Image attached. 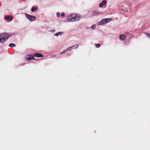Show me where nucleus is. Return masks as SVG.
I'll use <instances>...</instances> for the list:
<instances>
[{"label":"nucleus","mask_w":150,"mask_h":150,"mask_svg":"<svg viewBox=\"0 0 150 150\" xmlns=\"http://www.w3.org/2000/svg\"><path fill=\"white\" fill-rule=\"evenodd\" d=\"M81 18V16L76 14H71L67 17L69 22H74L78 21Z\"/></svg>","instance_id":"nucleus-1"},{"label":"nucleus","mask_w":150,"mask_h":150,"mask_svg":"<svg viewBox=\"0 0 150 150\" xmlns=\"http://www.w3.org/2000/svg\"><path fill=\"white\" fill-rule=\"evenodd\" d=\"M10 37L8 34L6 33H0V43H3L6 40Z\"/></svg>","instance_id":"nucleus-2"},{"label":"nucleus","mask_w":150,"mask_h":150,"mask_svg":"<svg viewBox=\"0 0 150 150\" xmlns=\"http://www.w3.org/2000/svg\"><path fill=\"white\" fill-rule=\"evenodd\" d=\"M111 20L112 19L111 18L103 19L99 23L98 25H101L103 24L106 23L111 21Z\"/></svg>","instance_id":"nucleus-3"},{"label":"nucleus","mask_w":150,"mask_h":150,"mask_svg":"<svg viewBox=\"0 0 150 150\" xmlns=\"http://www.w3.org/2000/svg\"><path fill=\"white\" fill-rule=\"evenodd\" d=\"M25 15L27 18L31 21H35L36 19V17L35 16H32L27 13H25Z\"/></svg>","instance_id":"nucleus-4"},{"label":"nucleus","mask_w":150,"mask_h":150,"mask_svg":"<svg viewBox=\"0 0 150 150\" xmlns=\"http://www.w3.org/2000/svg\"><path fill=\"white\" fill-rule=\"evenodd\" d=\"M78 47V44H75V45H73L71 47H70L68 48L65 50H66V52H67L71 50L74 49L75 48H76L77 47Z\"/></svg>","instance_id":"nucleus-5"},{"label":"nucleus","mask_w":150,"mask_h":150,"mask_svg":"<svg viewBox=\"0 0 150 150\" xmlns=\"http://www.w3.org/2000/svg\"><path fill=\"white\" fill-rule=\"evenodd\" d=\"M33 56L37 57H43V55L40 53H35L33 54Z\"/></svg>","instance_id":"nucleus-6"},{"label":"nucleus","mask_w":150,"mask_h":150,"mask_svg":"<svg viewBox=\"0 0 150 150\" xmlns=\"http://www.w3.org/2000/svg\"><path fill=\"white\" fill-rule=\"evenodd\" d=\"M27 59L29 60L35 59V58L32 55H28L27 56Z\"/></svg>","instance_id":"nucleus-7"},{"label":"nucleus","mask_w":150,"mask_h":150,"mask_svg":"<svg viewBox=\"0 0 150 150\" xmlns=\"http://www.w3.org/2000/svg\"><path fill=\"white\" fill-rule=\"evenodd\" d=\"M5 18L6 20L9 21H12L13 19L12 17L8 15H6L5 16Z\"/></svg>","instance_id":"nucleus-8"},{"label":"nucleus","mask_w":150,"mask_h":150,"mask_svg":"<svg viewBox=\"0 0 150 150\" xmlns=\"http://www.w3.org/2000/svg\"><path fill=\"white\" fill-rule=\"evenodd\" d=\"M126 38V36L125 35H121L120 36V39L121 40H124Z\"/></svg>","instance_id":"nucleus-9"},{"label":"nucleus","mask_w":150,"mask_h":150,"mask_svg":"<svg viewBox=\"0 0 150 150\" xmlns=\"http://www.w3.org/2000/svg\"><path fill=\"white\" fill-rule=\"evenodd\" d=\"M38 7H33L31 8V10L32 12H34L35 11V10H37L38 9Z\"/></svg>","instance_id":"nucleus-10"},{"label":"nucleus","mask_w":150,"mask_h":150,"mask_svg":"<svg viewBox=\"0 0 150 150\" xmlns=\"http://www.w3.org/2000/svg\"><path fill=\"white\" fill-rule=\"evenodd\" d=\"M16 45L15 44L13 43H11L9 45V47H15L16 46Z\"/></svg>","instance_id":"nucleus-11"},{"label":"nucleus","mask_w":150,"mask_h":150,"mask_svg":"<svg viewBox=\"0 0 150 150\" xmlns=\"http://www.w3.org/2000/svg\"><path fill=\"white\" fill-rule=\"evenodd\" d=\"M106 1L105 0H103L102 1V3L104 5L106 4Z\"/></svg>","instance_id":"nucleus-12"},{"label":"nucleus","mask_w":150,"mask_h":150,"mask_svg":"<svg viewBox=\"0 0 150 150\" xmlns=\"http://www.w3.org/2000/svg\"><path fill=\"white\" fill-rule=\"evenodd\" d=\"M62 33V32H58V33H56L55 34V35L56 36H58L59 35H61V33Z\"/></svg>","instance_id":"nucleus-13"},{"label":"nucleus","mask_w":150,"mask_h":150,"mask_svg":"<svg viewBox=\"0 0 150 150\" xmlns=\"http://www.w3.org/2000/svg\"><path fill=\"white\" fill-rule=\"evenodd\" d=\"M66 52V50H64L62 52H61V53H60V54H64V53H65V52Z\"/></svg>","instance_id":"nucleus-14"},{"label":"nucleus","mask_w":150,"mask_h":150,"mask_svg":"<svg viewBox=\"0 0 150 150\" xmlns=\"http://www.w3.org/2000/svg\"><path fill=\"white\" fill-rule=\"evenodd\" d=\"M103 5H103V4H102V3H100V4H99V7H103Z\"/></svg>","instance_id":"nucleus-15"},{"label":"nucleus","mask_w":150,"mask_h":150,"mask_svg":"<svg viewBox=\"0 0 150 150\" xmlns=\"http://www.w3.org/2000/svg\"><path fill=\"white\" fill-rule=\"evenodd\" d=\"M96 47L98 48L99 47H100V45L99 44H97L96 45Z\"/></svg>","instance_id":"nucleus-16"},{"label":"nucleus","mask_w":150,"mask_h":150,"mask_svg":"<svg viewBox=\"0 0 150 150\" xmlns=\"http://www.w3.org/2000/svg\"><path fill=\"white\" fill-rule=\"evenodd\" d=\"M96 28V26L95 25H93L91 26V28L92 29H94Z\"/></svg>","instance_id":"nucleus-17"},{"label":"nucleus","mask_w":150,"mask_h":150,"mask_svg":"<svg viewBox=\"0 0 150 150\" xmlns=\"http://www.w3.org/2000/svg\"><path fill=\"white\" fill-rule=\"evenodd\" d=\"M145 34L147 36L148 38H150V35L149 34L146 33Z\"/></svg>","instance_id":"nucleus-18"},{"label":"nucleus","mask_w":150,"mask_h":150,"mask_svg":"<svg viewBox=\"0 0 150 150\" xmlns=\"http://www.w3.org/2000/svg\"><path fill=\"white\" fill-rule=\"evenodd\" d=\"M57 16L58 17H59L60 16V14L59 13H57Z\"/></svg>","instance_id":"nucleus-19"},{"label":"nucleus","mask_w":150,"mask_h":150,"mask_svg":"<svg viewBox=\"0 0 150 150\" xmlns=\"http://www.w3.org/2000/svg\"><path fill=\"white\" fill-rule=\"evenodd\" d=\"M64 15H65V13H62V14H61V16H64Z\"/></svg>","instance_id":"nucleus-20"}]
</instances>
